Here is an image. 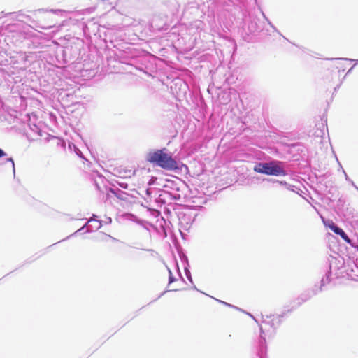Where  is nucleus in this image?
Wrapping results in <instances>:
<instances>
[{
  "label": "nucleus",
  "instance_id": "1",
  "mask_svg": "<svg viewBox=\"0 0 358 358\" xmlns=\"http://www.w3.org/2000/svg\"><path fill=\"white\" fill-rule=\"evenodd\" d=\"M262 324L260 325V337L259 338V356L263 358L266 354V337H273L275 334V330L280 326L282 322L280 315L266 316L264 318L262 316Z\"/></svg>",
  "mask_w": 358,
  "mask_h": 358
},
{
  "label": "nucleus",
  "instance_id": "2",
  "mask_svg": "<svg viewBox=\"0 0 358 358\" xmlns=\"http://www.w3.org/2000/svg\"><path fill=\"white\" fill-rule=\"evenodd\" d=\"M148 162L168 171L180 169V163L177 162L165 148L150 150L146 154Z\"/></svg>",
  "mask_w": 358,
  "mask_h": 358
},
{
  "label": "nucleus",
  "instance_id": "3",
  "mask_svg": "<svg viewBox=\"0 0 358 358\" xmlns=\"http://www.w3.org/2000/svg\"><path fill=\"white\" fill-rule=\"evenodd\" d=\"M254 171L268 176H287V172L285 169V163L278 160H273L269 162H259L253 168Z\"/></svg>",
  "mask_w": 358,
  "mask_h": 358
},
{
  "label": "nucleus",
  "instance_id": "4",
  "mask_svg": "<svg viewBox=\"0 0 358 358\" xmlns=\"http://www.w3.org/2000/svg\"><path fill=\"white\" fill-rule=\"evenodd\" d=\"M331 274V271H327V273L325 274V276H324L321 279L320 287L318 289L315 287L313 290L308 292V296L306 298H305L303 300L306 301L308 299H310V297L317 294L319 292L322 291L323 287L325 286L326 284H328L331 281V278H330Z\"/></svg>",
  "mask_w": 358,
  "mask_h": 358
},
{
  "label": "nucleus",
  "instance_id": "5",
  "mask_svg": "<svg viewBox=\"0 0 358 358\" xmlns=\"http://www.w3.org/2000/svg\"><path fill=\"white\" fill-rule=\"evenodd\" d=\"M327 226L333 232H334L337 235H339L341 237V238L346 243H351V240L348 237L347 234L334 222L331 221V222Z\"/></svg>",
  "mask_w": 358,
  "mask_h": 358
},
{
  "label": "nucleus",
  "instance_id": "6",
  "mask_svg": "<svg viewBox=\"0 0 358 358\" xmlns=\"http://www.w3.org/2000/svg\"><path fill=\"white\" fill-rule=\"evenodd\" d=\"M97 216L94 214L92 215V217L87 221V223L94 222V224H91L88 225L87 229L85 232L90 233L94 230L99 229L102 226V221L96 220Z\"/></svg>",
  "mask_w": 358,
  "mask_h": 358
},
{
  "label": "nucleus",
  "instance_id": "7",
  "mask_svg": "<svg viewBox=\"0 0 358 358\" xmlns=\"http://www.w3.org/2000/svg\"><path fill=\"white\" fill-rule=\"evenodd\" d=\"M179 220L181 227L185 230H187L192 223V219L191 216L187 215H183L182 216L180 217Z\"/></svg>",
  "mask_w": 358,
  "mask_h": 358
},
{
  "label": "nucleus",
  "instance_id": "8",
  "mask_svg": "<svg viewBox=\"0 0 358 358\" xmlns=\"http://www.w3.org/2000/svg\"><path fill=\"white\" fill-rule=\"evenodd\" d=\"M268 181H271L273 182H278L279 183L280 185H284L286 187V188L289 190H291L292 192H295L294 190V186L293 185H289L287 182L285 181H280L278 180H275V179H267Z\"/></svg>",
  "mask_w": 358,
  "mask_h": 358
},
{
  "label": "nucleus",
  "instance_id": "9",
  "mask_svg": "<svg viewBox=\"0 0 358 358\" xmlns=\"http://www.w3.org/2000/svg\"><path fill=\"white\" fill-rule=\"evenodd\" d=\"M165 188H169L171 189H175L176 191L179 190V187H178L177 184L171 180H166L165 184L163 185Z\"/></svg>",
  "mask_w": 358,
  "mask_h": 358
},
{
  "label": "nucleus",
  "instance_id": "10",
  "mask_svg": "<svg viewBox=\"0 0 358 358\" xmlns=\"http://www.w3.org/2000/svg\"><path fill=\"white\" fill-rule=\"evenodd\" d=\"M111 192L113 194H114L118 199H122V200H125L126 199V194L119 189L117 190H115V189H111Z\"/></svg>",
  "mask_w": 358,
  "mask_h": 358
},
{
  "label": "nucleus",
  "instance_id": "11",
  "mask_svg": "<svg viewBox=\"0 0 358 358\" xmlns=\"http://www.w3.org/2000/svg\"><path fill=\"white\" fill-rule=\"evenodd\" d=\"M249 30L250 33H255L259 31V28L257 27V24L255 22H251L249 25Z\"/></svg>",
  "mask_w": 358,
  "mask_h": 358
},
{
  "label": "nucleus",
  "instance_id": "12",
  "mask_svg": "<svg viewBox=\"0 0 358 358\" xmlns=\"http://www.w3.org/2000/svg\"><path fill=\"white\" fill-rule=\"evenodd\" d=\"M45 11L48 12V10L39 9V10H37L36 12L41 13V12H45ZM49 12H51L55 14H59V13H63L64 11L62 10H59V9H57V10L51 9V10H49Z\"/></svg>",
  "mask_w": 358,
  "mask_h": 358
},
{
  "label": "nucleus",
  "instance_id": "13",
  "mask_svg": "<svg viewBox=\"0 0 358 358\" xmlns=\"http://www.w3.org/2000/svg\"><path fill=\"white\" fill-rule=\"evenodd\" d=\"M169 284L173 283V282L176 281V278L173 275L171 271L169 268Z\"/></svg>",
  "mask_w": 358,
  "mask_h": 358
},
{
  "label": "nucleus",
  "instance_id": "14",
  "mask_svg": "<svg viewBox=\"0 0 358 358\" xmlns=\"http://www.w3.org/2000/svg\"><path fill=\"white\" fill-rule=\"evenodd\" d=\"M155 190L152 188H148L145 189V194L148 199H152V194Z\"/></svg>",
  "mask_w": 358,
  "mask_h": 358
},
{
  "label": "nucleus",
  "instance_id": "15",
  "mask_svg": "<svg viewBox=\"0 0 358 358\" xmlns=\"http://www.w3.org/2000/svg\"><path fill=\"white\" fill-rule=\"evenodd\" d=\"M6 162H10V164H11V166H12V169H13V173L15 174V164H14V161H13V159L11 157H10V158H7V159H6Z\"/></svg>",
  "mask_w": 358,
  "mask_h": 358
},
{
  "label": "nucleus",
  "instance_id": "16",
  "mask_svg": "<svg viewBox=\"0 0 358 358\" xmlns=\"http://www.w3.org/2000/svg\"><path fill=\"white\" fill-rule=\"evenodd\" d=\"M185 275H186L187 279L192 283L193 280H192V275H191L190 271L187 268H185Z\"/></svg>",
  "mask_w": 358,
  "mask_h": 358
},
{
  "label": "nucleus",
  "instance_id": "17",
  "mask_svg": "<svg viewBox=\"0 0 358 358\" xmlns=\"http://www.w3.org/2000/svg\"><path fill=\"white\" fill-rule=\"evenodd\" d=\"M117 184L118 185V186H120V187H122L123 189H127L128 188V184L124 182L117 181Z\"/></svg>",
  "mask_w": 358,
  "mask_h": 358
},
{
  "label": "nucleus",
  "instance_id": "18",
  "mask_svg": "<svg viewBox=\"0 0 358 358\" xmlns=\"http://www.w3.org/2000/svg\"><path fill=\"white\" fill-rule=\"evenodd\" d=\"M87 224H88V223L87 222L85 225H83L81 228H80L78 230H77L76 232H74L71 236L76 235V234L83 231L85 229V228H86V227L87 228V227H88Z\"/></svg>",
  "mask_w": 358,
  "mask_h": 358
},
{
  "label": "nucleus",
  "instance_id": "19",
  "mask_svg": "<svg viewBox=\"0 0 358 358\" xmlns=\"http://www.w3.org/2000/svg\"><path fill=\"white\" fill-rule=\"evenodd\" d=\"M262 15L264 17V19L268 22V24L275 31H277L276 28L273 25V24L268 20V19L266 17L264 13H262Z\"/></svg>",
  "mask_w": 358,
  "mask_h": 358
},
{
  "label": "nucleus",
  "instance_id": "20",
  "mask_svg": "<svg viewBox=\"0 0 358 358\" xmlns=\"http://www.w3.org/2000/svg\"><path fill=\"white\" fill-rule=\"evenodd\" d=\"M112 222V219L109 217L106 216V220L102 221V223L104 222L105 224H110Z\"/></svg>",
  "mask_w": 358,
  "mask_h": 358
},
{
  "label": "nucleus",
  "instance_id": "21",
  "mask_svg": "<svg viewBox=\"0 0 358 358\" xmlns=\"http://www.w3.org/2000/svg\"><path fill=\"white\" fill-rule=\"evenodd\" d=\"M156 180H157V178H155V177H152V178L150 179L149 182H148V185H152V184H154V182H155V181Z\"/></svg>",
  "mask_w": 358,
  "mask_h": 358
},
{
  "label": "nucleus",
  "instance_id": "22",
  "mask_svg": "<svg viewBox=\"0 0 358 358\" xmlns=\"http://www.w3.org/2000/svg\"><path fill=\"white\" fill-rule=\"evenodd\" d=\"M217 301H218L220 303H223V304H224V305H226V306H230V307L235 308V306H232V305H231V304H229V303H227V302H224V301H220V300H217ZM236 308H237L236 307Z\"/></svg>",
  "mask_w": 358,
  "mask_h": 358
},
{
  "label": "nucleus",
  "instance_id": "23",
  "mask_svg": "<svg viewBox=\"0 0 358 358\" xmlns=\"http://www.w3.org/2000/svg\"><path fill=\"white\" fill-rule=\"evenodd\" d=\"M343 174L345 176V180L349 182L351 179H350V178L348 177V176L347 175V173H346V172L345 171L344 169H343Z\"/></svg>",
  "mask_w": 358,
  "mask_h": 358
},
{
  "label": "nucleus",
  "instance_id": "24",
  "mask_svg": "<svg viewBox=\"0 0 358 358\" xmlns=\"http://www.w3.org/2000/svg\"><path fill=\"white\" fill-rule=\"evenodd\" d=\"M7 154L1 149L0 148V157L6 156Z\"/></svg>",
  "mask_w": 358,
  "mask_h": 358
},
{
  "label": "nucleus",
  "instance_id": "25",
  "mask_svg": "<svg viewBox=\"0 0 358 358\" xmlns=\"http://www.w3.org/2000/svg\"><path fill=\"white\" fill-rule=\"evenodd\" d=\"M171 291H172V292H177V291H178V289H171ZM167 292H170V290L164 291L163 293L161 294V295L159 296V298L161 297L164 293H166Z\"/></svg>",
  "mask_w": 358,
  "mask_h": 358
},
{
  "label": "nucleus",
  "instance_id": "26",
  "mask_svg": "<svg viewBox=\"0 0 358 358\" xmlns=\"http://www.w3.org/2000/svg\"><path fill=\"white\" fill-rule=\"evenodd\" d=\"M349 182L358 191V187L355 184V182L352 180H350Z\"/></svg>",
  "mask_w": 358,
  "mask_h": 358
},
{
  "label": "nucleus",
  "instance_id": "27",
  "mask_svg": "<svg viewBox=\"0 0 358 358\" xmlns=\"http://www.w3.org/2000/svg\"><path fill=\"white\" fill-rule=\"evenodd\" d=\"M76 153L78 156H80V157H82V152H81V151H80L79 149H78V148H76Z\"/></svg>",
  "mask_w": 358,
  "mask_h": 358
},
{
  "label": "nucleus",
  "instance_id": "28",
  "mask_svg": "<svg viewBox=\"0 0 358 358\" xmlns=\"http://www.w3.org/2000/svg\"><path fill=\"white\" fill-rule=\"evenodd\" d=\"M94 185H95V186L96 187L97 189L101 190V187H99V183H98L97 180H95V181H94Z\"/></svg>",
  "mask_w": 358,
  "mask_h": 358
},
{
  "label": "nucleus",
  "instance_id": "29",
  "mask_svg": "<svg viewBox=\"0 0 358 358\" xmlns=\"http://www.w3.org/2000/svg\"><path fill=\"white\" fill-rule=\"evenodd\" d=\"M177 270H178V274H179V275H180V278H181L183 281H185V280H184L183 277L181 275V273H180V269H179V268H178V265H177Z\"/></svg>",
  "mask_w": 358,
  "mask_h": 358
},
{
  "label": "nucleus",
  "instance_id": "30",
  "mask_svg": "<svg viewBox=\"0 0 358 358\" xmlns=\"http://www.w3.org/2000/svg\"><path fill=\"white\" fill-rule=\"evenodd\" d=\"M355 66V64L353 66H352V67H351V68L348 71V72H347L346 75H348V74H349V73H350L352 72V69L354 68V66Z\"/></svg>",
  "mask_w": 358,
  "mask_h": 358
},
{
  "label": "nucleus",
  "instance_id": "31",
  "mask_svg": "<svg viewBox=\"0 0 358 358\" xmlns=\"http://www.w3.org/2000/svg\"><path fill=\"white\" fill-rule=\"evenodd\" d=\"M52 27H53V26H49V27H42V28H43V29H51Z\"/></svg>",
  "mask_w": 358,
  "mask_h": 358
},
{
  "label": "nucleus",
  "instance_id": "32",
  "mask_svg": "<svg viewBox=\"0 0 358 358\" xmlns=\"http://www.w3.org/2000/svg\"><path fill=\"white\" fill-rule=\"evenodd\" d=\"M174 199H180V195H179V194H177V196H174Z\"/></svg>",
  "mask_w": 358,
  "mask_h": 358
},
{
  "label": "nucleus",
  "instance_id": "33",
  "mask_svg": "<svg viewBox=\"0 0 358 358\" xmlns=\"http://www.w3.org/2000/svg\"><path fill=\"white\" fill-rule=\"evenodd\" d=\"M193 289L199 291V289L196 288V287L195 285L193 286Z\"/></svg>",
  "mask_w": 358,
  "mask_h": 358
},
{
  "label": "nucleus",
  "instance_id": "34",
  "mask_svg": "<svg viewBox=\"0 0 358 358\" xmlns=\"http://www.w3.org/2000/svg\"><path fill=\"white\" fill-rule=\"evenodd\" d=\"M343 59H344V60H350V61H352V59H348V58H343Z\"/></svg>",
  "mask_w": 358,
  "mask_h": 358
},
{
  "label": "nucleus",
  "instance_id": "35",
  "mask_svg": "<svg viewBox=\"0 0 358 358\" xmlns=\"http://www.w3.org/2000/svg\"><path fill=\"white\" fill-rule=\"evenodd\" d=\"M99 179L103 180V178L101 176H99Z\"/></svg>",
  "mask_w": 358,
  "mask_h": 358
},
{
  "label": "nucleus",
  "instance_id": "36",
  "mask_svg": "<svg viewBox=\"0 0 358 358\" xmlns=\"http://www.w3.org/2000/svg\"><path fill=\"white\" fill-rule=\"evenodd\" d=\"M248 315H249V316H250V317H252V318H254V317H253V316H252L251 314L248 313Z\"/></svg>",
  "mask_w": 358,
  "mask_h": 358
},
{
  "label": "nucleus",
  "instance_id": "37",
  "mask_svg": "<svg viewBox=\"0 0 358 358\" xmlns=\"http://www.w3.org/2000/svg\"><path fill=\"white\" fill-rule=\"evenodd\" d=\"M357 62H358V59H357Z\"/></svg>",
  "mask_w": 358,
  "mask_h": 358
}]
</instances>
